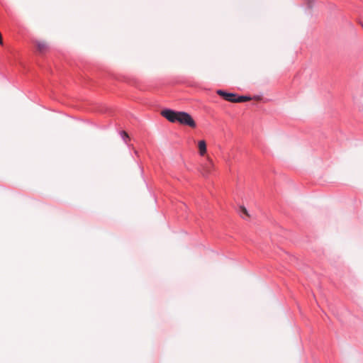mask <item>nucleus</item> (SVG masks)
<instances>
[{"instance_id":"f257e3e1","label":"nucleus","mask_w":363,"mask_h":363,"mask_svg":"<svg viewBox=\"0 0 363 363\" xmlns=\"http://www.w3.org/2000/svg\"><path fill=\"white\" fill-rule=\"evenodd\" d=\"M163 117L172 123H179L182 125H188L191 128L196 126V122L191 115L184 111H176L172 109H164L161 112Z\"/></svg>"},{"instance_id":"f03ea898","label":"nucleus","mask_w":363,"mask_h":363,"mask_svg":"<svg viewBox=\"0 0 363 363\" xmlns=\"http://www.w3.org/2000/svg\"><path fill=\"white\" fill-rule=\"evenodd\" d=\"M217 94L222 96L225 101L235 103L237 94L234 93H228L223 90L218 89Z\"/></svg>"},{"instance_id":"7ed1b4c3","label":"nucleus","mask_w":363,"mask_h":363,"mask_svg":"<svg viewBox=\"0 0 363 363\" xmlns=\"http://www.w3.org/2000/svg\"><path fill=\"white\" fill-rule=\"evenodd\" d=\"M198 147L199 149V153L201 155H204L206 152V144L205 140H200L198 144Z\"/></svg>"},{"instance_id":"20e7f679","label":"nucleus","mask_w":363,"mask_h":363,"mask_svg":"<svg viewBox=\"0 0 363 363\" xmlns=\"http://www.w3.org/2000/svg\"><path fill=\"white\" fill-rule=\"evenodd\" d=\"M251 100L250 96L237 95L235 103H242Z\"/></svg>"},{"instance_id":"39448f33","label":"nucleus","mask_w":363,"mask_h":363,"mask_svg":"<svg viewBox=\"0 0 363 363\" xmlns=\"http://www.w3.org/2000/svg\"><path fill=\"white\" fill-rule=\"evenodd\" d=\"M239 213L240 214V216L242 217L243 218H245V216H246V217L249 216L248 212H247V209L245 208V207H244V206H240Z\"/></svg>"},{"instance_id":"423d86ee","label":"nucleus","mask_w":363,"mask_h":363,"mask_svg":"<svg viewBox=\"0 0 363 363\" xmlns=\"http://www.w3.org/2000/svg\"><path fill=\"white\" fill-rule=\"evenodd\" d=\"M38 49L40 52H43L47 48V45L45 43L39 42L37 44Z\"/></svg>"},{"instance_id":"0eeeda50","label":"nucleus","mask_w":363,"mask_h":363,"mask_svg":"<svg viewBox=\"0 0 363 363\" xmlns=\"http://www.w3.org/2000/svg\"><path fill=\"white\" fill-rule=\"evenodd\" d=\"M120 135L123 140L125 141V143H127L126 139L128 138V135L126 133L125 131L122 130L120 132Z\"/></svg>"},{"instance_id":"6e6552de","label":"nucleus","mask_w":363,"mask_h":363,"mask_svg":"<svg viewBox=\"0 0 363 363\" xmlns=\"http://www.w3.org/2000/svg\"><path fill=\"white\" fill-rule=\"evenodd\" d=\"M0 45H3V40L1 37V34L0 33Z\"/></svg>"}]
</instances>
